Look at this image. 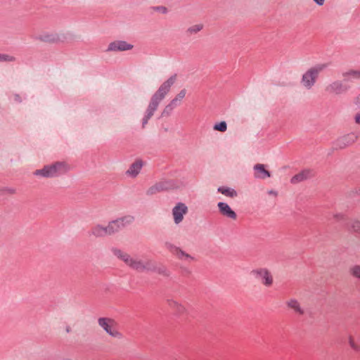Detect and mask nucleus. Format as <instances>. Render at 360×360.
Listing matches in <instances>:
<instances>
[{
  "label": "nucleus",
  "mask_w": 360,
  "mask_h": 360,
  "mask_svg": "<svg viewBox=\"0 0 360 360\" xmlns=\"http://www.w3.org/2000/svg\"><path fill=\"white\" fill-rule=\"evenodd\" d=\"M349 345L351 347V348H352L353 349H354V350L359 349V346L355 342L354 339L352 337L349 338Z\"/></svg>",
  "instance_id": "obj_31"
},
{
  "label": "nucleus",
  "mask_w": 360,
  "mask_h": 360,
  "mask_svg": "<svg viewBox=\"0 0 360 360\" xmlns=\"http://www.w3.org/2000/svg\"><path fill=\"white\" fill-rule=\"evenodd\" d=\"M213 129L215 131H221V132H224L227 129V124H226V122L222 121V122H221L219 123L215 124L214 125V127H213Z\"/></svg>",
  "instance_id": "obj_29"
},
{
  "label": "nucleus",
  "mask_w": 360,
  "mask_h": 360,
  "mask_svg": "<svg viewBox=\"0 0 360 360\" xmlns=\"http://www.w3.org/2000/svg\"><path fill=\"white\" fill-rule=\"evenodd\" d=\"M312 176L313 172L311 170L304 169L293 176L290 182L293 184H296L311 178Z\"/></svg>",
  "instance_id": "obj_20"
},
{
  "label": "nucleus",
  "mask_w": 360,
  "mask_h": 360,
  "mask_svg": "<svg viewBox=\"0 0 360 360\" xmlns=\"http://www.w3.org/2000/svg\"><path fill=\"white\" fill-rule=\"evenodd\" d=\"M349 273L353 277L360 279V265L352 266L349 269Z\"/></svg>",
  "instance_id": "obj_28"
},
{
  "label": "nucleus",
  "mask_w": 360,
  "mask_h": 360,
  "mask_svg": "<svg viewBox=\"0 0 360 360\" xmlns=\"http://www.w3.org/2000/svg\"><path fill=\"white\" fill-rule=\"evenodd\" d=\"M172 188V184L170 181H167V180H162V181L157 182L152 186H150L147 190L146 194L152 195H155V194H157L158 193H160V192H162L165 191L169 190Z\"/></svg>",
  "instance_id": "obj_13"
},
{
  "label": "nucleus",
  "mask_w": 360,
  "mask_h": 360,
  "mask_svg": "<svg viewBox=\"0 0 360 360\" xmlns=\"http://www.w3.org/2000/svg\"><path fill=\"white\" fill-rule=\"evenodd\" d=\"M187 91L186 89H181L175 97L169 102V103L165 107L164 112H169L176 107L180 105L182 103L184 98L186 97Z\"/></svg>",
  "instance_id": "obj_16"
},
{
  "label": "nucleus",
  "mask_w": 360,
  "mask_h": 360,
  "mask_svg": "<svg viewBox=\"0 0 360 360\" xmlns=\"http://www.w3.org/2000/svg\"><path fill=\"white\" fill-rule=\"evenodd\" d=\"M347 90V86L340 80H335L328 84L326 87V91L328 93L335 94H345Z\"/></svg>",
  "instance_id": "obj_14"
},
{
  "label": "nucleus",
  "mask_w": 360,
  "mask_h": 360,
  "mask_svg": "<svg viewBox=\"0 0 360 360\" xmlns=\"http://www.w3.org/2000/svg\"><path fill=\"white\" fill-rule=\"evenodd\" d=\"M188 212V206L184 202L176 203L172 209L173 221L176 225L181 224Z\"/></svg>",
  "instance_id": "obj_10"
},
{
  "label": "nucleus",
  "mask_w": 360,
  "mask_h": 360,
  "mask_svg": "<svg viewBox=\"0 0 360 360\" xmlns=\"http://www.w3.org/2000/svg\"><path fill=\"white\" fill-rule=\"evenodd\" d=\"M165 247L178 259L186 262H191L195 260V258L190 254L184 251L181 248L176 246L172 243H166Z\"/></svg>",
  "instance_id": "obj_11"
},
{
  "label": "nucleus",
  "mask_w": 360,
  "mask_h": 360,
  "mask_svg": "<svg viewBox=\"0 0 360 360\" xmlns=\"http://www.w3.org/2000/svg\"><path fill=\"white\" fill-rule=\"evenodd\" d=\"M286 305L288 308L292 309L295 313L298 314H303L304 310L301 307L300 302L295 299H290L286 302Z\"/></svg>",
  "instance_id": "obj_22"
},
{
  "label": "nucleus",
  "mask_w": 360,
  "mask_h": 360,
  "mask_svg": "<svg viewBox=\"0 0 360 360\" xmlns=\"http://www.w3.org/2000/svg\"><path fill=\"white\" fill-rule=\"evenodd\" d=\"M268 193L269 195H274V196L277 195L276 191H275L274 190L269 191Z\"/></svg>",
  "instance_id": "obj_38"
},
{
  "label": "nucleus",
  "mask_w": 360,
  "mask_h": 360,
  "mask_svg": "<svg viewBox=\"0 0 360 360\" xmlns=\"http://www.w3.org/2000/svg\"><path fill=\"white\" fill-rule=\"evenodd\" d=\"M356 139H357V136L354 134H353V133L347 134L346 135H344V136L340 137L337 140L336 143L339 148H344L355 143Z\"/></svg>",
  "instance_id": "obj_17"
},
{
  "label": "nucleus",
  "mask_w": 360,
  "mask_h": 360,
  "mask_svg": "<svg viewBox=\"0 0 360 360\" xmlns=\"http://www.w3.org/2000/svg\"><path fill=\"white\" fill-rule=\"evenodd\" d=\"M5 191L7 193H9V194H11V195H13V194L16 193V189L14 188H7L5 189Z\"/></svg>",
  "instance_id": "obj_35"
},
{
  "label": "nucleus",
  "mask_w": 360,
  "mask_h": 360,
  "mask_svg": "<svg viewBox=\"0 0 360 360\" xmlns=\"http://www.w3.org/2000/svg\"><path fill=\"white\" fill-rule=\"evenodd\" d=\"M134 221V217L133 216L126 215L120 218H118L115 220L110 221L107 225L108 234L110 236L120 231L125 226L133 223Z\"/></svg>",
  "instance_id": "obj_7"
},
{
  "label": "nucleus",
  "mask_w": 360,
  "mask_h": 360,
  "mask_svg": "<svg viewBox=\"0 0 360 360\" xmlns=\"http://www.w3.org/2000/svg\"><path fill=\"white\" fill-rule=\"evenodd\" d=\"M176 80V75L171 76L160 86L158 89L152 96L142 120L143 127H145L148 120L154 115V112L158 109L159 104L169 92L172 86L175 83Z\"/></svg>",
  "instance_id": "obj_1"
},
{
  "label": "nucleus",
  "mask_w": 360,
  "mask_h": 360,
  "mask_svg": "<svg viewBox=\"0 0 360 360\" xmlns=\"http://www.w3.org/2000/svg\"><path fill=\"white\" fill-rule=\"evenodd\" d=\"M91 234L96 238L105 237L110 236L108 234L107 226H103L101 224H96L91 229Z\"/></svg>",
  "instance_id": "obj_21"
},
{
  "label": "nucleus",
  "mask_w": 360,
  "mask_h": 360,
  "mask_svg": "<svg viewBox=\"0 0 360 360\" xmlns=\"http://www.w3.org/2000/svg\"><path fill=\"white\" fill-rule=\"evenodd\" d=\"M318 6H321L324 4L326 0H313Z\"/></svg>",
  "instance_id": "obj_37"
},
{
  "label": "nucleus",
  "mask_w": 360,
  "mask_h": 360,
  "mask_svg": "<svg viewBox=\"0 0 360 360\" xmlns=\"http://www.w3.org/2000/svg\"><path fill=\"white\" fill-rule=\"evenodd\" d=\"M254 176L257 179H265L271 176L270 172L266 169L262 164H257L254 166Z\"/></svg>",
  "instance_id": "obj_19"
},
{
  "label": "nucleus",
  "mask_w": 360,
  "mask_h": 360,
  "mask_svg": "<svg viewBox=\"0 0 360 360\" xmlns=\"http://www.w3.org/2000/svg\"><path fill=\"white\" fill-rule=\"evenodd\" d=\"M155 10L156 11H158L159 13H167L168 10L166 7L165 6H158L156 8H155Z\"/></svg>",
  "instance_id": "obj_32"
},
{
  "label": "nucleus",
  "mask_w": 360,
  "mask_h": 360,
  "mask_svg": "<svg viewBox=\"0 0 360 360\" xmlns=\"http://www.w3.org/2000/svg\"><path fill=\"white\" fill-rule=\"evenodd\" d=\"M134 221V217L133 216L126 215L120 218H118L115 220L110 221L107 225L108 234L110 236L120 231L125 226L133 223Z\"/></svg>",
  "instance_id": "obj_5"
},
{
  "label": "nucleus",
  "mask_w": 360,
  "mask_h": 360,
  "mask_svg": "<svg viewBox=\"0 0 360 360\" xmlns=\"http://www.w3.org/2000/svg\"><path fill=\"white\" fill-rule=\"evenodd\" d=\"M354 103L360 107V94L355 98L354 99Z\"/></svg>",
  "instance_id": "obj_36"
},
{
  "label": "nucleus",
  "mask_w": 360,
  "mask_h": 360,
  "mask_svg": "<svg viewBox=\"0 0 360 360\" xmlns=\"http://www.w3.org/2000/svg\"><path fill=\"white\" fill-rule=\"evenodd\" d=\"M143 166V161L141 160H136L129 166V169L126 172V174L130 177L134 178L140 173Z\"/></svg>",
  "instance_id": "obj_18"
},
{
  "label": "nucleus",
  "mask_w": 360,
  "mask_h": 360,
  "mask_svg": "<svg viewBox=\"0 0 360 360\" xmlns=\"http://www.w3.org/2000/svg\"><path fill=\"white\" fill-rule=\"evenodd\" d=\"M169 305L170 307L174 309L175 310V311L179 314H185L186 312V307L176 302V301H172L170 303H169Z\"/></svg>",
  "instance_id": "obj_26"
},
{
  "label": "nucleus",
  "mask_w": 360,
  "mask_h": 360,
  "mask_svg": "<svg viewBox=\"0 0 360 360\" xmlns=\"http://www.w3.org/2000/svg\"><path fill=\"white\" fill-rule=\"evenodd\" d=\"M354 121L357 125H360V110L354 115Z\"/></svg>",
  "instance_id": "obj_33"
},
{
  "label": "nucleus",
  "mask_w": 360,
  "mask_h": 360,
  "mask_svg": "<svg viewBox=\"0 0 360 360\" xmlns=\"http://www.w3.org/2000/svg\"><path fill=\"white\" fill-rule=\"evenodd\" d=\"M15 60V58L6 55V54H0V61H13Z\"/></svg>",
  "instance_id": "obj_30"
},
{
  "label": "nucleus",
  "mask_w": 360,
  "mask_h": 360,
  "mask_svg": "<svg viewBox=\"0 0 360 360\" xmlns=\"http://www.w3.org/2000/svg\"><path fill=\"white\" fill-rule=\"evenodd\" d=\"M348 228L352 232L360 235V220L356 219L350 220Z\"/></svg>",
  "instance_id": "obj_24"
},
{
  "label": "nucleus",
  "mask_w": 360,
  "mask_h": 360,
  "mask_svg": "<svg viewBox=\"0 0 360 360\" xmlns=\"http://www.w3.org/2000/svg\"><path fill=\"white\" fill-rule=\"evenodd\" d=\"M134 221V217L133 216L126 215L120 218H118L115 220L110 221L107 225L108 234L110 236L120 231L125 226L133 223Z\"/></svg>",
  "instance_id": "obj_6"
},
{
  "label": "nucleus",
  "mask_w": 360,
  "mask_h": 360,
  "mask_svg": "<svg viewBox=\"0 0 360 360\" xmlns=\"http://www.w3.org/2000/svg\"><path fill=\"white\" fill-rule=\"evenodd\" d=\"M218 191L227 197L235 198L237 196V192L231 188L219 187Z\"/></svg>",
  "instance_id": "obj_25"
},
{
  "label": "nucleus",
  "mask_w": 360,
  "mask_h": 360,
  "mask_svg": "<svg viewBox=\"0 0 360 360\" xmlns=\"http://www.w3.org/2000/svg\"><path fill=\"white\" fill-rule=\"evenodd\" d=\"M98 325L110 336L121 338L122 334L117 328L116 322L109 318H100L98 320Z\"/></svg>",
  "instance_id": "obj_8"
},
{
  "label": "nucleus",
  "mask_w": 360,
  "mask_h": 360,
  "mask_svg": "<svg viewBox=\"0 0 360 360\" xmlns=\"http://www.w3.org/2000/svg\"><path fill=\"white\" fill-rule=\"evenodd\" d=\"M251 275L266 287H271L273 284L274 278L271 272L266 268H259L251 271Z\"/></svg>",
  "instance_id": "obj_9"
},
{
  "label": "nucleus",
  "mask_w": 360,
  "mask_h": 360,
  "mask_svg": "<svg viewBox=\"0 0 360 360\" xmlns=\"http://www.w3.org/2000/svg\"><path fill=\"white\" fill-rule=\"evenodd\" d=\"M203 27H204V25L202 23L195 24V25L190 26L187 29L186 32L189 35H193V34H195L198 33L199 32H200L203 29Z\"/></svg>",
  "instance_id": "obj_27"
},
{
  "label": "nucleus",
  "mask_w": 360,
  "mask_h": 360,
  "mask_svg": "<svg viewBox=\"0 0 360 360\" xmlns=\"http://www.w3.org/2000/svg\"><path fill=\"white\" fill-rule=\"evenodd\" d=\"M342 77L347 80L359 79H360V69L359 70H349L342 73Z\"/></svg>",
  "instance_id": "obj_23"
},
{
  "label": "nucleus",
  "mask_w": 360,
  "mask_h": 360,
  "mask_svg": "<svg viewBox=\"0 0 360 360\" xmlns=\"http://www.w3.org/2000/svg\"><path fill=\"white\" fill-rule=\"evenodd\" d=\"M70 169L69 166L63 162H58L52 165L44 166L40 169L34 172V174L44 178H51L64 174Z\"/></svg>",
  "instance_id": "obj_3"
},
{
  "label": "nucleus",
  "mask_w": 360,
  "mask_h": 360,
  "mask_svg": "<svg viewBox=\"0 0 360 360\" xmlns=\"http://www.w3.org/2000/svg\"><path fill=\"white\" fill-rule=\"evenodd\" d=\"M133 49V45L124 41H115L109 44L106 51H125Z\"/></svg>",
  "instance_id": "obj_15"
},
{
  "label": "nucleus",
  "mask_w": 360,
  "mask_h": 360,
  "mask_svg": "<svg viewBox=\"0 0 360 360\" xmlns=\"http://www.w3.org/2000/svg\"><path fill=\"white\" fill-rule=\"evenodd\" d=\"M219 214L229 220L236 221L237 219L236 212L226 202H219L217 205Z\"/></svg>",
  "instance_id": "obj_12"
},
{
  "label": "nucleus",
  "mask_w": 360,
  "mask_h": 360,
  "mask_svg": "<svg viewBox=\"0 0 360 360\" xmlns=\"http://www.w3.org/2000/svg\"><path fill=\"white\" fill-rule=\"evenodd\" d=\"M49 41H57V38L54 36V37H53V38H52V39H51Z\"/></svg>",
  "instance_id": "obj_39"
},
{
  "label": "nucleus",
  "mask_w": 360,
  "mask_h": 360,
  "mask_svg": "<svg viewBox=\"0 0 360 360\" xmlns=\"http://www.w3.org/2000/svg\"><path fill=\"white\" fill-rule=\"evenodd\" d=\"M327 67L326 64H318L309 68L303 75L302 85L307 89H310L316 83L318 76Z\"/></svg>",
  "instance_id": "obj_4"
},
{
  "label": "nucleus",
  "mask_w": 360,
  "mask_h": 360,
  "mask_svg": "<svg viewBox=\"0 0 360 360\" xmlns=\"http://www.w3.org/2000/svg\"><path fill=\"white\" fill-rule=\"evenodd\" d=\"M113 253L118 259L124 262L127 266L133 270L139 272L153 271L155 270V262L150 259L132 257L128 253L118 249H115Z\"/></svg>",
  "instance_id": "obj_2"
},
{
  "label": "nucleus",
  "mask_w": 360,
  "mask_h": 360,
  "mask_svg": "<svg viewBox=\"0 0 360 360\" xmlns=\"http://www.w3.org/2000/svg\"><path fill=\"white\" fill-rule=\"evenodd\" d=\"M333 218L336 219L337 221H341L344 219V215L341 213H338L334 214Z\"/></svg>",
  "instance_id": "obj_34"
}]
</instances>
